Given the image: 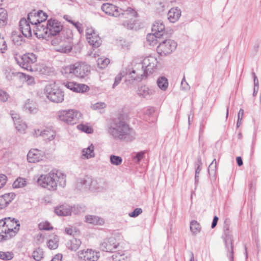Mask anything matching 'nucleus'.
<instances>
[{"label":"nucleus","instance_id":"5","mask_svg":"<svg viewBox=\"0 0 261 261\" xmlns=\"http://www.w3.org/2000/svg\"><path fill=\"white\" fill-rule=\"evenodd\" d=\"M131 68L126 69L127 79L130 81H140L148 76L143 62H133Z\"/></svg>","mask_w":261,"mask_h":261},{"label":"nucleus","instance_id":"21","mask_svg":"<svg viewBox=\"0 0 261 261\" xmlns=\"http://www.w3.org/2000/svg\"><path fill=\"white\" fill-rule=\"evenodd\" d=\"M71 206L63 204L55 208V213L60 216H67L71 215Z\"/></svg>","mask_w":261,"mask_h":261},{"label":"nucleus","instance_id":"28","mask_svg":"<svg viewBox=\"0 0 261 261\" xmlns=\"http://www.w3.org/2000/svg\"><path fill=\"white\" fill-rule=\"evenodd\" d=\"M162 37L161 36L159 35V34H156L155 32H153L152 34H148L146 37L147 41L150 45H155L159 41L158 39H160Z\"/></svg>","mask_w":261,"mask_h":261},{"label":"nucleus","instance_id":"40","mask_svg":"<svg viewBox=\"0 0 261 261\" xmlns=\"http://www.w3.org/2000/svg\"><path fill=\"white\" fill-rule=\"evenodd\" d=\"M43 256V249L40 248H37L32 253V256L37 261L40 260Z\"/></svg>","mask_w":261,"mask_h":261},{"label":"nucleus","instance_id":"45","mask_svg":"<svg viewBox=\"0 0 261 261\" xmlns=\"http://www.w3.org/2000/svg\"><path fill=\"white\" fill-rule=\"evenodd\" d=\"M126 75L127 76V74H126V70L122 71L120 72L115 78V82L113 85V88H114L116 86H117L121 81L122 79Z\"/></svg>","mask_w":261,"mask_h":261},{"label":"nucleus","instance_id":"24","mask_svg":"<svg viewBox=\"0 0 261 261\" xmlns=\"http://www.w3.org/2000/svg\"><path fill=\"white\" fill-rule=\"evenodd\" d=\"M82 244L80 240L76 238H72L66 244V246L68 249L71 251L77 250Z\"/></svg>","mask_w":261,"mask_h":261},{"label":"nucleus","instance_id":"16","mask_svg":"<svg viewBox=\"0 0 261 261\" xmlns=\"http://www.w3.org/2000/svg\"><path fill=\"white\" fill-rule=\"evenodd\" d=\"M35 30L34 32L36 37L38 38H47L50 37L49 35V32L47 29V25L43 24L42 23L38 24L37 26H34Z\"/></svg>","mask_w":261,"mask_h":261},{"label":"nucleus","instance_id":"49","mask_svg":"<svg viewBox=\"0 0 261 261\" xmlns=\"http://www.w3.org/2000/svg\"><path fill=\"white\" fill-rule=\"evenodd\" d=\"M77 128L78 129L88 134H91L93 132V129L91 127L84 124H79Z\"/></svg>","mask_w":261,"mask_h":261},{"label":"nucleus","instance_id":"22","mask_svg":"<svg viewBox=\"0 0 261 261\" xmlns=\"http://www.w3.org/2000/svg\"><path fill=\"white\" fill-rule=\"evenodd\" d=\"M152 31L155 32L156 34H159V35L164 38L166 34L165 32V25L163 21L161 20L156 21L152 27Z\"/></svg>","mask_w":261,"mask_h":261},{"label":"nucleus","instance_id":"4","mask_svg":"<svg viewBox=\"0 0 261 261\" xmlns=\"http://www.w3.org/2000/svg\"><path fill=\"white\" fill-rule=\"evenodd\" d=\"M101 9L106 14L113 17H119L120 15H123L125 18L132 19L134 17H137L138 16L137 12L130 7L124 10L110 3L103 4L101 5Z\"/></svg>","mask_w":261,"mask_h":261},{"label":"nucleus","instance_id":"60","mask_svg":"<svg viewBox=\"0 0 261 261\" xmlns=\"http://www.w3.org/2000/svg\"><path fill=\"white\" fill-rule=\"evenodd\" d=\"M95 34H96V33L95 32V30L91 27H87L86 29V36L87 40H88V38L89 37L94 35Z\"/></svg>","mask_w":261,"mask_h":261},{"label":"nucleus","instance_id":"25","mask_svg":"<svg viewBox=\"0 0 261 261\" xmlns=\"http://www.w3.org/2000/svg\"><path fill=\"white\" fill-rule=\"evenodd\" d=\"M86 221L93 225H102L104 223V221L102 218L93 215L86 216Z\"/></svg>","mask_w":261,"mask_h":261},{"label":"nucleus","instance_id":"43","mask_svg":"<svg viewBox=\"0 0 261 261\" xmlns=\"http://www.w3.org/2000/svg\"><path fill=\"white\" fill-rule=\"evenodd\" d=\"M14 257V254L12 252L0 251V258L4 260H9L12 259Z\"/></svg>","mask_w":261,"mask_h":261},{"label":"nucleus","instance_id":"3","mask_svg":"<svg viewBox=\"0 0 261 261\" xmlns=\"http://www.w3.org/2000/svg\"><path fill=\"white\" fill-rule=\"evenodd\" d=\"M20 224L15 218L7 217L0 220V242L10 240L19 230Z\"/></svg>","mask_w":261,"mask_h":261},{"label":"nucleus","instance_id":"30","mask_svg":"<svg viewBox=\"0 0 261 261\" xmlns=\"http://www.w3.org/2000/svg\"><path fill=\"white\" fill-rule=\"evenodd\" d=\"M37 12L35 10L29 13L28 15V19L29 20V23H31L32 25L37 26L38 24H40V20L39 18H37V16L36 15Z\"/></svg>","mask_w":261,"mask_h":261},{"label":"nucleus","instance_id":"31","mask_svg":"<svg viewBox=\"0 0 261 261\" xmlns=\"http://www.w3.org/2000/svg\"><path fill=\"white\" fill-rule=\"evenodd\" d=\"M74 63L71 64L70 65L62 67L61 69V72L62 74L65 76H68L70 74L74 75Z\"/></svg>","mask_w":261,"mask_h":261},{"label":"nucleus","instance_id":"13","mask_svg":"<svg viewBox=\"0 0 261 261\" xmlns=\"http://www.w3.org/2000/svg\"><path fill=\"white\" fill-rule=\"evenodd\" d=\"M118 246L116 239L110 237L105 240L100 244V248L102 251L106 252H113Z\"/></svg>","mask_w":261,"mask_h":261},{"label":"nucleus","instance_id":"18","mask_svg":"<svg viewBox=\"0 0 261 261\" xmlns=\"http://www.w3.org/2000/svg\"><path fill=\"white\" fill-rule=\"evenodd\" d=\"M16 195L14 193H9L0 196V210L7 207L15 198Z\"/></svg>","mask_w":261,"mask_h":261},{"label":"nucleus","instance_id":"44","mask_svg":"<svg viewBox=\"0 0 261 261\" xmlns=\"http://www.w3.org/2000/svg\"><path fill=\"white\" fill-rule=\"evenodd\" d=\"M17 74L20 78L24 79L28 85H32L35 83L34 78L32 76L21 72H18Z\"/></svg>","mask_w":261,"mask_h":261},{"label":"nucleus","instance_id":"58","mask_svg":"<svg viewBox=\"0 0 261 261\" xmlns=\"http://www.w3.org/2000/svg\"><path fill=\"white\" fill-rule=\"evenodd\" d=\"M48 133L49 132L48 130H40L39 129H37L34 130V135L36 136V137L40 136L43 137H45V135H47Z\"/></svg>","mask_w":261,"mask_h":261},{"label":"nucleus","instance_id":"61","mask_svg":"<svg viewBox=\"0 0 261 261\" xmlns=\"http://www.w3.org/2000/svg\"><path fill=\"white\" fill-rule=\"evenodd\" d=\"M142 213V210L141 208H135L133 212L129 214L130 217H136Z\"/></svg>","mask_w":261,"mask_h":261},{"label":"nucleus","instance_id":"47","mask_svg":"<svg viewBox=\"0 0 261 261\" xmlns=\"http://www.w3.org/2000/svg\"><path fill=\"white\" fill-rule=\"evenodd\" d=\"M85 211L84 207L80 205H76L73 206H71V214L79 215Z\"/></svg>","mask_w":261,"mask_h":261},{"label":"nucleus","instance_id":"41","mask_svg":"<svg viewBox=\"0 0 261 261\" xmlns=\"http://www.w3.org/2000/svg\"><path fill=\"white\" fill-rule=\"evenodd\" d=\"M16 129L20 133H24L27 127L26 123L21 119L14 124Z\"/></svg>","mask_w":261,"mask_h":261},{"label":"nucleus","instance_id":"36","mask_svg":"<svg viewBox=\"0 0 261 261\" xmlns=\"http://www.w3.org/2000/svg\"><path fill=\"white\" fill-rule=\"evenodd\" d=\"M72 46L69 43H64L60 45L57 50L62 53H69L72 50Z\"/></svg>","mask_w":261,"mask_h":261},{"label":"nucleus","instance_id":"7","mask_svg":"<svg viewBox=\"0 0 261 261\" xmlns=\"http://www.w3.org/2000/svg\"><path fill=\"white\" fill-rule=\"evenodd\" d=\"M46 97L55 103H61L64 100V92L55 83L47 85L44 89Z\"/></svg>","mask_w":261,"mask_h":261},{"label":"nucleus","instance_id":"55","mask_svg":"<svg viewBox=\"0 0 261 261\" xmlns=\"http://www.w3.org/2000/svg\"><path fill=\"white\" fill-rule=\"evenodd\" d=\"M63 85L67 88L73 91V92H75V89H76L75 88H76V83L71 82H64L63 83Z\"/></svg>","mask_w":261,"mask_h":261},{"label":"nucleus","instance_id":"2","mask_svg":"<svg viewBox=\"0 0 261 261\" xmlns=\"http://www.w3.org/2000/svg\"><path fill=\"white\" fill-rule=\"evenodd\" d=\"M37 182L42 188L49 191H55L58 185L62 187L66 185V176L59 171L53 170L47 174H42L37 179Z\"/></svg>","mask_w":261,"mask_h":261},{"label":"nucleus","instance_id":"56","mask_svg":"<svg viewBox=\"0 0 261 261\" xmlns=\"http://www.w3.org/2000/svg\"><path fill=\"white\" fill-rule=\"evenodd\" d=\"M202 165L201 160L200 157H198L197 161L195 163V175H198L199 173L201 171L200 166Z\"/></svg>","mask_w":261,"mask_h":261},{"label":"nucleus","instance_id":"17","mask_svg":"<svg viewBox=\"0 0 261 261\" xmlns=\"http://www.w3.org/2000/svg\"><path fill=\"white\" fill-rule=\"evenodd\" d=\"M19 29L24 37L32 36V31L28 21L25 18H22L19 21Z\"/></svg>","mask_w":261,"mask_h":261},{"label":"nucleus","instance_id":"35","mask_svg":"<svg viewBox=\"0 0 261 261\" xmlns=\"http://www.w3.org/2000/svg\"><path fill=\"white\" fill-rule=\"evenodd\" d=\"M94 146L91 144L88 148L83 150V155L89 159L94 156Z\"/></svg>","mask_w":261,"mask_h":261},{"label":"nucleus","instance_id":"20","mask_svg":"<svg viewBox=\"0 0 261 261\" xmlns=\"http://www.w3.org/2000/svg\"><path fill=\"white\" fill-rule=\"evenodd\" d=\"M167 15L169 21L175 23L181 16V10L177 7L172 8L168 11Z\"/></svg>","mask_w":261,"mask_h":261},{"label":"nucleus","instance_id":"42","mask_svg":"<svg viewBox=\"0 0 261 261\" xmlns=\"http://www.w3.org/2000/svg\"><path fill=\"white\" fill-rule=\"evenodd\" d=\"M110 160L111 163L115 166L120 165L122 163V159L121 156L113 154L110 155Z\"/></svg>","mask_w":261,"mask_h":261},{"label":"nucleus","instance_id":"62","mask_svg":"<svg viewBox=\"0 0 261 261\" xmlns=\"http://www.w3.org/2000/svg\"><path fill=\"white\" fill-rule=\"evenodd\" d=\"M9 96V94L6 92L0 90V100L1 101H6L8 100Z\"/></svg>","mask_w":261,"mask_h":261},{"label":"nucleus","instance_id":"48","mask_svg":"<svg viewBox=\"0 0 261 261\" xmlns=\"http://www.w3.org/2000/svg\"><path fill=\"white\" fill-rule=\"evenodd\" d=\"M98 66L100 68H105L110 63V60L108 58H98L97 61Z\"/></svg>","mask_w":261,"mask_h":261},{"label":"nucleus","instance_id":"37","mask_svg":"<svg viewBox=\"0 0 261 261\" xmlns=\"http://www.w3.org/2000/svg\"><path fill=\"white\" fill-rule=\"evenodd\" d=\"M200 224L197 221L193 220L190 222V230L193 234H197L200 231Z\"/></svg>","mask_w":261,"mask_h":261},{"label":"nucleus","instance_id":"52","mask_svg":"<svg viewBox=\"0 0 261 261\" xmlns=\"http://www.w3.org/2000/svg\"><path fill=\"white\" fill-rule=\"evenodd\" d=\"M36 12V15L37 16V18H39L40 20V23H42L47 19V14L45 13H44L42 11H39Z\"/></svg>","mask_w":261,"mask_h":261},{"label":"nucleus","instance_id":"26","mask_svg":"<svg viewBox=\"0 0 261 261\" xmlns=\"http://www.w3.org/2000/svg\"><path fill=\"white\" fill-rule=\"evenodd\" d=\"M86 256L84 257V260L86 261H96L99 257V252H95L92 249H87V253H85Z\"/></svg>","mask_w":261,"mask_h":261},{"label":"nucleus","instance_id":"53","mask_svg":"<svg viewBox=\"0 0 261 261\" xmlns=\"http://www.w3.org/2000/svg\"><path fill=\"white\" fill-rule=\"evenodd\" d=\"M39 228L40 230H49L53 229V227L50 226L48 222H42L39 224Z\"/></svg>","mask_w":261,"mask_h":261},{"label":"nucleus","instance_id":"39","mask_svg":"<svg viewBox=\"0 0 261 261\" xmlns=\"http://www.w3.org/2000/svg\"><path fill=\"white\" fill-rule=\"evenodd\" d=\"M27 185L25 179L22 177L17 178L13 184L14 188H19L24 187Z\"/></svg>","mask_w":261,"mask_h":261},{"label":"nucleus","instance_id":"19","mask_svg":"<svg viewBox=\"0 0 261 261\" xmlns=\"http://www.w3.org/2000/svg\"><path fill=\"white\" fill-rule=\"evenodd\" d=\"M96 182V180H93V179L89 176H86L84 178H79L77 180V183L79 186H81L85 188H96L99 189V187H95V183Z\"/></svg>","mask_w":261,"mask_h":261},{"label":"nucleus","instance_id":"50","mask_svg":"<svg viewBox=\"0 0 261 261\" xmlns=\"http://www.w3.org/2000/svg\"><path fill=\"white\" fill-rule=\"evenodd\" d=\"M75 92L83 93L89 90V87L84 84L76 83Z\"/></svg>","mask_w":261,"mask_h":261},{"label":"nucleus","instance_id":"34","mask_svg":"<svg viewBox=\"0 0 261 261\" xmlns=\"http://www.w3.org/2000/svg\"><path fill=\"white\" fill-rule=\"evenodd\" d=\"M111 258L113 261H128L129 257L125 256L124 253L120 252H115L111 256Z\"/></svg>","mask_w":261,"mask_h":261},{"label":"nucleus","instance_id":"9","mask_svg":"<svg viewBox=\"0 0 261 261\" xmlns=\"http://www.w3.org/2000/svg\"><path fill=\"white\" fill-rule=\"evenodd\" d=\"M177 44L173 40L165 39L161 42L157 47V51L161 56H167L175 50Z\"/></svg>","mask_w":261,"mask_h":261},{"label":"nucleus","instance_id":"12","mask_svg":"<svg viewBox=\"0 0 261 261\" xmlns=\"http://www.w3.org/2000/svg\"><path fill=\"white\" fill-rule=\"evenodd\" d=\"M46 25L50 37L57 35L62 31L64 32V30H63V25L56 19H49L46 22Z\"/></svg>","mask_w":261,"mask_h":261},{"label":"nucleus","instance_id":"15","mask_svg":"<svg viewBox=\"0 0 261 261\" xmlns=\"http://www.w3.org/2000/svg\"><path fill=\"white\" fill-rule=\"evenodd\" d=\"M43 153L37 149H32L28 153L27 159L30 163H36L42 160Z\"/></svg>","mask_w":261,"mask_h":261},{"label":"nucleus","instance_id":"54","mask_svg":"<svg viewBox=\"0 0 261 261\" xmlns=\"http://www.w3.org/2000/svg\"><path fill=\"white\" fill-rule=\"evenodd\" d=\"M145 154V151H140L136 153V154L133 156V160L134 162L139 163L140 161L143 158Z\"/></svg>","mask_w":261,"mask_h":261},{"label":"nucleus","instance_id":"27","mask_svg":"<svg viewBox=\"0 0 261 261\" xmlns=\"http://www.w3.org/2000/svg\"><path fill=\"white\" fill-rule=\"evenodd\" d=\"M24 109L30 113H36L37 112V105L32 100L28 99L24 104Z\"/></svg>","mask_w":261,"mask_h":261},{"label":"nucleus","instance_id":"1","mask_svg":"<svg viewBox=\"0 0 261 261\" xmlns=\"http://www.w3.org/2000/svg\"><path fill=\"white\" fill-rule=\"evenodd\" d=\"M107 131L112 137L124 142L134 141L136 136L135 130L125 121L114 119L108 126Z\"/></svg>","mask_w":261,"mask_h":261},{"label":"nucleus","instance_id":"33","mask_svg":"<svg viewBox=\"0 0 261 261\" xmlns=\"http://www.w3.org/2000/svg\"><path fill=\"white\" fill-rule=\"evenodd\" d=\"M157 84L160 89L163 91H165L168 86V80L164 76L160 77L157 80Z\"/></svg>","mask_w":261,"mask_h":261},{"label":"nucleus","instance_id":"46","mask_svg":"<svg viewBox=\"0 0 261 261\" xmlns=\"http://www.w3.org/2000/svg\"><path fill=\"white\" fill-rule=\"evenodd\" d=\"M12 37L13 42L16 45H19L23 41V37L20 34L17 35L16 33L13 32Z\"/></svg>","mask_w":261,"mask_h":261},{"label":"nucleus","instance_id":"57","mask_svg":"<svg viewBox=\"0 0 261 261\" xmlns=\"http://www.w3.org/2000/svg\"><path fill=\"white\" fill-rule=\"evenodd\" d=\"M73 26L77 29L80 34H83L84 33V28L83 24L80 22H74L72 23Z\"/></svg>","mask_w":261,"mask_h":261},{"label":"nucleus","instance_id":"23","mask_svg":"<svg viewBox=\"0 0 261 261\" xmlns=\"http://www.w3.org/2000/svg\"><path fill=\"white\" fill-rule=\"evenodd\" d=\"M154 91L151 89H149L145 85H143L139 87L137 90V94L142 97L148 98L151 95L154 94Z\"/></svg>","mask_w":261,"mask_h":261},{"label":"nucleus","instance_id":"63","mask_svg":"<svg viewBox=\"0 0 261 261\" xmlns=\"http://www.w3.org/2000/svg\"><path fill=\"white\" fill-rule=\"evenodd\" d=\"M106 107V104L105 102H97L92 106V108L94 110H97L100 109L105 108Z\"/></svg>","mask_w":261,"mask_h":261},{"label":"nucleus","instance_id":"38","mask_svg":"<svg viewBox=\"0 0 261 261\" xmlns=\"http://www.w3.org/2000/svg\"><path fill=\"white\" fill-rule=\"evenodd\" d=\"M7 12L3 8H0V27L4 26L7 23Z\"/></svg>","mask_w":261,"mask_h":261},{"label":"nucleus","instance_id":"51","mask_svg":"<svg viewBox=\"0 0 261 261\" xmlns=\"http://www.w3.org/2000/svg\"><path fill=\"white\" fill-rule=\"evenodd\" d=\"M8 47L4 37L0 34V53H4L7 50Z\"/></svg>","mask_w":261,"mask_h":261},{"label":"nucleus","instance_id":"64","mask_svg":"<svg viewBox=\"0 0 261 261\" xmlns=\"http://www.w3.org/2000/svg\"><path fill=\"white\" fill-rule=\"evenodd\" d=\"M217 167V163H216V160L214 159L211 164L209 165L208 167V172H210V171L212 172H214V173L216 171Z\"/></svg>","mask_w":261,"mask_h":261},{"label":"nucleus","instance_id":"14","mask_svg":"<svg viewBox=\"0 0 261 261\" xmlns=\"http://www.w3.org/2000/svg\"><path fill=\"white\" fill-rule=\"evenodd\" d=\"M142 62L144 65L146 72H147L148 75L153 73L156 69L158 61L155 57H147L143 60Z\"/></svg>","mask_w":261,"mask_h":261},{"label":"nucleus","instance_id":"8","mask_svg":"<svg viewBox=\"0 0 261 261\" xmlns=\"http://www.w3.org/2000/svg\"><path fill=\"white\" fill-rule=\"evenodd\" d=\"M57 117L58 120L67 124L73 125L78 122L81 114L76 110L70 109L58 111Z\"/></svg>","mask_w":261,"mask_h":261},{"label":"nucleus","instance_id":"10","mask_svg":"<svg viewBox=\"0 0 261 261\" xmlns=\"http://www.w3.org/2000/svg\"><path fill=\"white\" fill-rule=\"evenodd\" d=\"M222 238L225 243L227 256L229 261H233V240L230 230L224 231Z\"/></svg>","mask_w":261,"mask_h":261},{"label":"nucleus","instance_id":"32","mask_svg":"<svg viewBox=\"0 0 261 261\" xmlns=\"http://www.w3.org/2000/svg\"><path fill=\"white\" fill-rule=\"evenodd\" d=\"M47 245L48 247L51 250H54L58 247L59 245V238L57 236H55L53 238L49 239Z\"/></svg>","mask_w":261,"mask_h":261},{"label":"nucleus","instance_id":"6","mask_svg":"<svg viewBox=\"0 0 261 261\" xmlns=\"http://www.w3.org/2000/svg\"><path fill=\"white\" fill-rule=\"evenodd\" d=\"M14 58L20 67L28 71H32V66L37 61V56L32 53H28L22 55L15 54L14 55Z\"/></svg>","mask_w":261,"mask_h":261},{"label":"nucleus","instance_id":"59","mask_svg":"<svg viewBox=\"0 0 261 261\" xmlns=\"http://www.w3.org/2000/svg\"><path fill=\"white\" fill-rule=\"evenodd\" d=\"M244 116V110L242 109H241L239 110V113H238V121L237 122V127H239L240 126V125L242 124V121L243 119V117Z\"/></svg>","mask_w":261,"mask_h":261},{"label":"nucleus","instance_id":"11","mask_svg":"<svg viewBox=\"0 0 261 261\" xmlns=\"http://www.w3.org/2000/svg\"><path fill=\"white\" fill-rule=\"evenodd\" d=\"M74 75L80 79H85L90 74V66L84 62L74 63Z\"/></svg>","mask_w":261,"mask_h":261},{"label":"nucleus","instance_id":"29","mask_svg":"<svg viewBox=\"0 0 261 261\" xmlns=\"http://www.w3.org/2000/svg\"><path fill=\"white\" fill-rule=\"evenodd\" d=\"M89 44L94 47H98L101 44V40L97 34L88 38Z\"/></svg>","mask_w":261,"mask_h":261}]
</instances>
